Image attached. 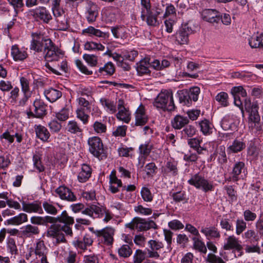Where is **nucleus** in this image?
Wrapping results in <instances>:
<instances>
[{
	"label": "nucleus",
	"mask_w": 263,
	"mask_h": 263,
	"mask_svg": "<svg viewBox=\"0 0 263 263\" xmlns=\"http://www.w3.org/2000/svg\"><path fill=\"white\" fill-rule=\"evenodd\" d=\"M34 253L39 257L45 256L48 254V249L43 240H40L36 243L34 249Z\"/></svg>",
	"instance_id": "obj_37"
},
{
	"label": "nucleus",
	"mask_w": 263,
	"mask_h": 263,
	"mask_svg": "<svg viewBox=\"0 0 263 263\" xmlns=\"http://www.w3.org/2000/svg\"><path fill=\"white\" fill-rule=\"evenodd\" d=\"M91 169L90 167L85 164L82 165L81 170L78 174V179L81 182H86L90 177Z\"/></svg>",
	"instance_id": "obj_27"
},
{
	"label": "nucleus",
	"mask_w": 263,
	"mask_h": 263,
	"mask_svg": "<svg viewBox=\"0 0 263 263\" xmlns=\"http://www.w3.org/2000/svg\"><path fill=\"white\" fill-rule=\"evenodd\" d=\"M152 148L153 145L149 142H146L140 145L139 151L140 154L146 157L149 155Z\"/></svg>",
	"instance_id": "obj_54"
},
{
	"label": "nucleus",
	"mask_w": 263,
	"mask_h": 263,
	"mask_svg": "<svg viewBox=\"0 0 263 263\" xmlns=\"http://www.w3.org/2000/svg\"><path fill=\"white\" fill-rule=\"evenodd\" d=\"M20 83L21 85L22 91L23 93H31L29 81L25 77H22L20 78Z\"/></svg>",
	"instance_id": "obj_59"
},
{
	"label": "nucleus",
	"mask_w": 263,
	"mask_h": 263,
	"mask_svg": "<svg viewBox=\"0 0 263 263\" xmlns=\"http://www.w3.org/2000/svg\"><path fill=\"white\" fill-rule=\"evenodd\" d=\"M193 240L194 241V248L196 250L204 254H205L206 253L207 249L206 246H205L204 243L202 241L196 237H193Z\"/></svg>",
	"instance_id": "obj_45"
},
{
	"label": "nucleus",
	"mask_w": 263,
	"mask_h": 263,
	"mask_svg": "<svg viewBox=\"0 0 263 263\" xmlns=\"http://www.w3.org/2000/svg\"><path fill=\"white\" fill-rule=\"evenodd\" d=\"M32 40L31 42L30 49L36 52H40L42 51L43 42L47 39H45L42 35L37 33H33L31 35Z\"/></svg>",
	"instance_id": "obj_15"
},
{
	"label": "nucleus",
	"mask_w": 263,
	"mask_h": 263,
	"mask_svg": "<svg viewBox=\"0 0 263 263\" xmlns=\"http://www.w3.org/2000/svg\"><path fill=\"white\" fill-rule=\"evenodd\" d=\"M178 171L177 163L171 161H167L165 166L162 170V172L164 174L168 175L170 174L174 176L178 174Z\"/></svg>",
	"instance_id": "obj_31"
},
{
	"label": "nucleus",
	"mask_w": 263,
	"mask_h": 263,
	"mask_svg": "<svg viewBox=\"0 0 263 263\" xmlns=\"http://www.w3.org/2000/svg\"><path fill=\"white\" fill-rule=\"evenodd\" d=\"M147 256V251H143L138 249L136 251L134 255V263H141Z\"/></svg>",
	"instance_id": "obj_49"
},
{
	"label": "nucleus",
	"mask_w": 263,
	"mask_h": 263,
	"mask_svg": "<svg viewBox=\"0 0 263 263\" xmlns=\"http://www.w3.org/2000/svg\"><path fill=\"white\" fill-rule=\"evenodd\" d=\"M157 170V167L154 162L149 163L145 166L144 171L148 176H153L156 173Z\"/></svg>",
	"instance_id": "obj_63"
},
{
	"label": "nucleus",
	"mask_w": 263,
	"mask_h": 263,
	"mask_svg": "<svg viewBox=\"0 0 263 263\" xmlns=\"http://www.w3.org/2000/svg\"><path fill=\"white\" fill-rule=\"evenodd\" d=\"M83 58L91 66H95L98 63V58L95 55L84 54Z\"/></svg>",
	"instance_id": "obj_58"
},
{
	"label": "nucleus",
	"mask_w": 263,
	"mask_h": 263,
	"mask_svg": "<svg viewBox=\"0 0 263 263\" xmlns=\"http://www.w3.org/2000/svg\"><path fill=\"white\" fill-rule=\"evenodd\" d=\"M100 102L104 107L107 108V110H108L111 114H114L116 112V105L114 101H111L105 98H101L100 100Z\"/></svg>",
	"instance_id": "obj_42"
},
{
	"label": "nucleus",
	"mask_w": 263,
	"mask_h": 263,
	"mask_svg": "<svg viewBox=\"0 0 263 263\" xmlns=\"http://www.w3.org/2000/svg\"><path fill=\"white\" fill-rule=\"evenodd\" d=\"M218 15H219V12L213 9H205L201 13L202 18L210 23H218Z\"/></svg>",
	"instance_id": "obj_16"
},
{
	"label": "nucleus",
	"mask_w": 263,
	"mask_h": 263,
	"mask_svg": "<svg viewBox=\"0 0 263 263\" xmlns=\"http://www.w3.org/2000/svg\"><path fill=\"white\" fill-rule=\"evenodd\" d=\"M224 189L226 191L227 194L232 201H236L237 198V192L232 185H226Z\"/></svg>",
	"instance_id": "obj_61"
},
{
	"label": "nucleus",
	"mask_w": 263,
	"mask_h": 263,
	"mask_svg": "<svg viewBox=\"0 0 263 263\" xmlns=\"http://www.w3.org/2000/svg\"><path fill=\"white\" fill-rule=\"evenodd\" d=\"M245 107L249 112V121H260V116L258 111V105L256 103L252 104L249 99H245Z\"/></svg>",
	"instance_id": "obj_14"
},
{
	"label": "nucleus",
	"mask_w": 263,
	"mask_h": 263,
	"mask_svg": "<svg viewBox=\"0 0 263 263\" xmlns=\"http://www.w3.org/2000/svg\"><path fill=\"white\" fill-rule=\"evenodd\" d=\"M141 18L142 21H146L149 26H156L159 24L157 18L152 11L148 12V13H145L144 16L141 15Z\"/></svg>",
	"instance_id": "obj_36"
},
{
	"label": "nucleus",
	"mask_w": 263,
	"mask_h": 263,
	"mask_svg": "<svg viewBox=\"0 0 263 263\" xmlns=\"http://www.w3.org/2000/svg\"><path fill=\"white\" fill-rule=\"evenodd\" d=\"M200 130L204 135H210L213 133L214 126L208 120L204 119L199 122Z\"/></svg>",
	"instance_id": "obj_30"
},
{
	"label": "nucleus",
	"mask_w": 263,
	"mask_h": 263,
	"mask_svg": "<svg viewBox=\"0 0 263 263\" xmlns=\"http://www.w3.org/2000/svg\"><path fill=\"white\" fill-rule=\"evenodd\" d=\"M140 194L142 198L145 202H151L153 200V195L150 190L147 187H142Z\"/></svg>",
	"instance_id": "obj_51"
},
{
	"label": "nucleus",
	"mask_w": 263,
	"mask_h": 263,
	"mask_svg": "<svg viewBox=\"0 0 263 263\" xmlns=\"http://www.w3.org/2000/svg\"><path fill=\"white\" fill-rule=\"evenodd\" d=\"M55 21L59 30L65 31L68 28L69 26L68 23V19L66 15L62 17H59L58 19L55 20Z\"/></svg>",
	"instance_id": "obj_50"
},
{
	"label": "nucleus",
	"mask_w": 263,
	"mask_h": 263,
	"mask_svg": "<svg viewBox=\"0 0 263 263\" xmlns=\"http://www.w3.org/2000/svg\"><path fill=\"white\" fill-rule=\"evenodd\" d=\"M21 234L25 237H30L40 233L39 228L37 226L27 224L21 228Z\"/></svg>",
	"instance_id": "obj_26"
},
{
	"label": "nucleus",
	"mask_w": 263,
	"mask_h": 263,
	"mask_svg": "<svg viewBox=\"0 0 263 263\" xmlns=\"http://www.w3.org/2000/svg\"><path fill=\"white\" fill-rule=\"evenodd\" d=\"M118 254L120 256L126 258L131 255L132 250L128 245H123L118 249Z\"/></svg>",
	"instance_id": "obj_52"
},
{
	"label": "nucleus",
	"mask_w": 263,
	"mask_h": 263,
	"mask_svg": "<svg viewBox=\"0 0 263 263\" xmlns=\"http://www.w3.org/2000/svg\"><path fill=\"white\" fill-rule=\"evenodd\" d=\"M246 147V144L242 141L238 140H235L232 144L230 145L228 149L232 153H238L241 151Z\"/></svg>",
	"instance_id": "obj_40"
},
{
	"label": "nucleus",
	"mask_w": 263,
	"mask_h": 263,
	"mask_svg": "<svg viewBox=\"0 0 263 263\" xmlns=\"http://www.w3.org/2000/svg\"><path fill=\"white\" fill-rule=\"evenodd\" d=\"M149 249H147V256L150 258H158L161 249L164 248L163 243L158 240L151 239L148 241Z\"/></svg>",
	"instance_id": "obj_10"
},
{
	"label": "nucleus",
	"mask_w": 263,
	"mask_h": 263,
	"mask_svg": "<svg viewBox=\"0 0 263 263\" xmlns=\"http://www.w3.org/2000/svg\"><path fill=\"white\" fill-rule=\"evenodd\" d=\"M245 166V164L242 162H237L234 164L231 173L233 175V182H236L239 180V176L244 169Z\"/></svg>",
	"instance_id": "obj_35"
},
{
	"label": "nucleus",
	"mask_w": 263,
	"mask_h": 263,
	"mask_svg": "<svg viewBox=\"0 0 263 263\" xmlns=\"http://www.w3.org/2000/svg\"><path fill=\"white\" fill-rule=\"evenodd\" d=\"M69 116V108L65 106L59 112L55 114V117L60 121H65L67 120Z\"/></svg>",
	"instance_id": "obj_44"
},
{
	"label": "nucleus",
	"mask_w": 263,
	"mask_h": 263,
	"mask_svg": "<svg viewBox=\"0 0 263 263\" xmlns=\"http://www.w3.org/2000/svg\"><path fill=\"white\" fill-rule=\"evenodd\" d=\"M187 90H182L178 92L179 100L180 103L184 105L190 106L191 104L190 97Z\"/></svg>",
	"instance_id": "obj_41"
},
{
	"label": "nucleus",
	"mask_w": 263,
	"mask_h": 263,
	"mask_svg": "<svg viewBox=\"0 0 263 263\" xmlns=\"http://www.w3.org/2000/svg\"><path fill=\"white\" fill-rule=\"evenodd\" d=\"M99 71L100 73L105 72L106 74L111 76L115 71V67L112 62H108L106 63L103 67H100L99 69Z\"/></svg>",
	"instance_id": "obj_47"
},
{
	"label": "nucleus",
	"mask_w": 263,
	"mask_h": 263,
	"mask_svg": "<svg viewBox=\"0 0 263 263\" xmlns=\"http://www.w3.org/2000/svg\"><path fill=\"white\" fill-rule=\"evenodd\" d=\"M189 122V118L180 115L176 116L172 120V125L175 129H180Z\"/></svg>",
	"instance_id": "obj_22"
},
{
	"label": "nucleus",
	"mask_w": 263,
	"mask_h": 263,
	"mask_svg": "<svg viewBox=\"0 0 263 263\" xmlns=\"http://www.w3.org/2000/svg\"><path fill=\"white\" fill-rule=\"evenodd\" d=\"M123 109L119 110L116 117L119 120L128 123L130 120V114L126 108H123Z\"/></svg>",
	"instance_id": "obj_43"
},
{
	"label": "nucleus",
	"mask_w": 263,
	"mask_h": 263,
	"mask_svg": "<svg viewBox=\"0 0 263 263\" xmlns=\"http://www.w3.org/2000/svg\"><path fill=\"white\" fill-rule=\"evenodd\" d=\"M22 210L27 213H43L41 203H39L36 201L31 203H26L23 201L22 202Z\"/></svg>",
	"instance_id": "obj_18"
},
{
	"label": "nucleus",
	"mask_w": 263,
	"mask_h": 263,
	"mask_svg": "<svg viewBox=\"0 0 263 263\" xmlns=\"http://www.w3.org/2000/svg\"><path fill=\"white\" fill-rule=\"evenodd\" d=\"M7 249L8 252L12 255H15L18 254V250L14 239L9 238L7 243Z\"/></svg>",
	"instance_id": "obj_48"
},
{
	"label": "nucleus",
	"mask_w": 263,
	"mask_h": 263,
	"mask_svg": "<svg viewBox=\"0 0 263 263\" xmlns=\"http://www.w3.org/2000/svg\"><path fill=\"white\" fill-rule=\"evenodd\" d=\"M149 58H145L141 60L137 67V71L139 75L150 74Z\"/></svg>",
	"instance_id": "obj_25"
},
{
	"label": "nucleus",
	"mask_w": 263,
	"mask_h": 263,
	"mask_svg": "<svg viewBox=\"0 0 263 263\" xmlns=\"http://www.w3.org/2000/svg\"><path fill=\"white\" fill-rule=\"evenodd\" d=\"M44 94L47 100L50 102H54L62 97V92L57 89L50 88L45 90Z\"/></svg>",
	"instance_id": "obj_24"
},
{
	"label": "nucleus",
	"mask_w": 263,
	"mask_h": 263,
	"mask_svg": "<svg viewBox=\"0 0 263 263\" xmlns=\"http://www.w3.org/2000/svg\"><path fill=\"white\" fill-rule=\"evenodd\" d=\"M187 182L190 185L195 186L197 189L202 190L204 193L213 191L214 189L213 182L206 179L199 173L193 175L187 181Z\"/></svg>",
	"instance_id": "obj_3"
},
{
	"label": "nucleus",
	"mask_w": 263,
	"mask_h": 263,
	"mask_svg": "<svg viewBox=\"0 0 263 263\" xmlns=\"http://www.w3.org/2000/svg\"><path fill=\"white\" fill-rule=\"evenodd\" d=\"M34 129L36 137L43 142H47L50 136L48 129L41 125H35Z\"/></svg>",
	"instance_id": "obj_21"
},
{
	"label": "nucleus",
	"mask_w": 263,
	"mask_h": 263,
	"mask_svg": "<svg viewBox=\"0 0 263 263\" xmlns=\"http://www.w3.org/2000/svg\"><path fill=\"white\" fill-rule=\"evenodd\" d=\"M136 230L138 231H146L151 229H157L156 223L152 220H146L140 217H135Z\"/></svg>",
	"instance_id": "obj_11"
},
{
	"label": "nucleus",
	"mask_w": 263,
	"mask_h": 263,
	"mask_svg": "<svg viewBox=\"0 0 263 263\" xmlns=\"http://www.w3.org/2000/svg\"><path fill=\"white\" fill-rule=\"evenodd\" d=\"M77 117L80 119L84 124H86L88 122L89 116L85 113V110L83 108H78L76 110Z\"/></svg>",
	"instance_id": "obj_56"
},
{
	"label": "nucleus",
	"mask_w": 263,
	"mask_h": 263,
	"mask_svg": "<svg viewBox=\"0 0 263 263\" xmlns=\"http://www.w3.org/2000/svg\"><path fill=\"white\" fill-rule=\"evenodd\" d=\"M251 190L253 192L256 197L260 195V193L263 190V184L260 181H256L251 185Z\"/></svg>",
	"instance_id": "obj_64"
},
{
	"label": "nucleus",
	"mask_w": 263,
	"mask_h": 263,
	"mask_svg": "<svg viewBox=\"0 0 263 263\" xmlns=\"http://www.w3.org/2000/svg\"><path fill=\"white\" fill-rule=\"evenodd\" d=\"M58 221L66 224H73L74 218L69 216L66 211L62 212L60 216L58 217Z\"/></svg>",
	"instance_id": "obj_46"
},
{
	"label": "nucleus",
	"mask_w": 263,
	"mask_h": 263,
	"mask_svg": "<svg viewBox=\"0 0 263 263\" xmlns=\"http://www.w3.org/2000/svg\"><path fill=\"white\" fill-rule=\"evenodd\" d=\"M30 12L33 17L39 18L46 23H48L52 19L50 12L44 7H39L30 10Z\"/></svg>",
	"instance_id": "obj_13"
},
{
	"label": "nucleus",
	"mask_w": 263,
	"mask_h": 263,
	"mask_svg": "<svg viewBox=\"0 0 263 263\" xmlns=\"http://www.w3.org/2000/svg\"><path fill=\"white\" fill-rule=\"evenodd\" d=\"M67 131L72 134H80L83 129L79 124L75 120L69 121L66 127Z\"/></svg>",
	"instance_id": "obj_29"
},
{
	"label": "nucleus",
	"mask_w": 263,
	"mask_h": 263,
	"mask_svg": "<svg viewBox=\"0 0 263 263\" xmlns=\"http://www.w3.org/2000/svg\"><path fill=\"white\" fill-rule=\"evenodd\" d=\"M111 31L114 36L116 39L121 38L122 39H124L127 36L126 30L123 27L118 26L112 27Z\"/></svg>",
	"instance_id": "obj_39"
},
{
	"label": "nucleus",
	"mask_w": 263,
	"mask_h": 263,
	"mask_svg": "<svg viewBox=\"0 0 263 263\" xmlns=\"http://www.w3.org/2000/svg\"><path fill=\"white\" fill-rule=\"evenodd\" d=\"M136 125L142 126L145 124L147 121L148 118L145 112V109L143 105H140L137 108L136 112Z\"/></svg>",
	"instance_id": "obj_20"
},
{
	"label": "nucleus",
	"mask_w": 263,
	"mask_h": 263,
	"mask_svg": "<svg viewBox=\"0 0 263 263\" xmlns=\"http://www.w3.org/2000/svg\"><path fill=\"white\" fill-rule=\"evenodd\" d=\"M242 248L239 240L234 235L229 236L227 238L226 242L223 245L224 250H233V252L237 251L238 253L237 257L241 256L242 255ZM235 257H237L236 255H235Z\"/></svg>",
	"instance_id": "obj_9"
},
{
	"label": "nucleus",
	"mask_w": 263,
	"mask_h": 263,
	"mask_svg": "<svg viewBox=\"0 0 263 263\" xmlns=\"http://www.w3.org/2000/svg\"><path fill=\"white\" fill-rule=\"evenodd\" d=\"M93 240L88 234H86L82 240H77L73 242V245L79 249L85 250L86 249L87 246H90L92 245Z\"/></svg>",
	"instance_id": "obj_28"
},
{
	"label": "nucleus",
	"mask_w": 263,
	"mask_h": 263,
	"mask_svg": "<svg viewBox=\"0 0 263 263\" xmlns=\"http://www.w3.org/2000/svg\"><path fill=\"white\" fill-rule=\"evenodd\" d=\"M193 31L188 24H183L175 34L176 41L180 45L186 44L189 42V36Z\"/></svg>",
	"instance_id": "obj_8"
},
{
	"label": "nucleus",
	"mask_w": 263,
	"mask_h": 263,
	"mask_svg": "<svg viewBox=\"0 0 263 263\" xmlns=\"http://www.w3.org/2000/svg\"><path fill=\"white\" fill-rule=\"evenodd\" d=\"M90 153L99 160L106 159L107 156L106 151L103 147L101 139L96 136L89 138L88 140Z\"/></svg>",
	"instance_id": "obj_2"
},
{
	"label": "nucleus",
	"mask_w": 263,
	"mask_h": 263,
	"mask_svg": "<svg viewBox=\"0 0 263 263\" xmlns=\"http://www.w3.org/2000/svg\"><path fill=\"white\" fill-rule=\"evenodd\" d=\"M77 100L80 106L79 108H83L84 110L90 111L91 104L88 100L83 97H80Z\"/></svg>",
	"instance_id": "obj_57"
},
{
	"label": "nucleus",
	"mask_w": 263,
	"mask_h": 263,
	"mask_svg": "<svg viewBox=\"0 0 263 263\" xmlns=\"http://www.w3.org/2000/svg\"><path fill=\"white\" fill-rule=\"evenodd\" d=\"M46 235L48 237L55 238L56 242L60 243L66 242L64 234L62 233V227L61 224H52L47 229Z\"/></svg>",
	"instance_id": "obj_7"
},
{
	"label": "nucleus",
	"mask_w": 263,
	"mask_h": 263,
	"mask_svg": "<svg viewBox=\"0 0 263 263\" xmlns=\"http://www.w3.org/2000/svg\"><path fill=\"white\" fill-rule=\"evenodd\" d=\"M44 58L46 62L58 61L63 56V52L55 46L50 39L45 40Z\"/></svg>",
	"instance_id": "obj_4"
},
{
	"label": "nucleus",
	"mask_w": 263,
	"mask_h": 263,
	"mask_svg": "<svg viewBox=\"0 0 263 263\" xmlns=\"http://www.w3.org/2000/svg\"><path fill=\"white\" fill-rule=\"evenodd\" d=\"M248 123L249 127L252 132L257 134L258 132L262 131V125L260 121H257L256 122V121H249Z\"/></svg>",
	"instance_id": "obj_60"
},
{
	"label": "nucleus",
	"mask_w": 263,
	"mask_h": 263,
	"mask_svg": "<svg viewBox=\"0 0 263 263\" xmlns=\"http://www.w3.org/2000/svg\"><path fill=\"white\" fill-rule=\"evenodd\" d=\"M202 140L198 138L189 139L187 143L190 146L197 151L198 154H202V151L205 150V148L200 146Z\"/></svg>",
	"instance_id": "obj_32"
},
{
	"label": "nucleus",
	"mask_w": 263,
	"mask_h": 263,
	"mask_svg": "<svg viewBox=\"0 0 263 263\" xmlns=\"http://www.w3.org/2000/svg\"><path fill=\"white\" fill-rule=\"evenodd\" d=\"M200 92V89L198 87H194L190 89L189 91H188V93L191 103L192 100L194 102L197 101Z\"/></svg>",
	"instance_id": "obj_62"
},
{
	"label": "nucleus",
	"mask_w": 263,
	"mask_h": 263,
	"mask_svg": "<svg viewBox=\"0 0 263 263\" xmlns=\"http://www.w3.org/2000/svg\"><path fill=\"white\" fill-rule=\"evenodd\" d=\"M99 240L107 246L111 245L114 241V229L111 228L106 227L101 230L92 231Z\"/></svg>",
	"instance_id": "obj_6"
},
{
	"label": "nucleus",
	"mask_w": 263,
	"mask_h": 263,
	"mask_svg": "<svg viewBox=\"0 0 263 263\" xmlns=\"http://www.w3.org/2000/svg\"><path fill=\"white\" fill-rule=\"evenodd\" d=\"M154 105L157 108L168 111H174L176 106L174 104L172 91L164 90L161 91L155 99Z\"/></svg>",
	"instance_id": "obj_1"
},
{
	"label": "nucleus",
	"mask_w": 263,
	"mask_h": 263,
	"mask_svg": "<svg viewBox=\"0 0 263 263\" xmlns=\"http://www.w3.org/2000/svg\"><path fill=\"white\" fill-rule=\"evenodd\" d=\"M34 109L27 112L28 118H43L47 114V105L42 100L36 99L33 103Z\"/></svg>",
	"instance_id": "obj_5"
},
{
	"label": "nucleus",
	"mask_w": 263,
	"mask_h": 263,
	"mask_svg": "<svg viewBox=\"0 0 263 263\" xmlns=\"http://www.w3.org/2000/svg\"><path fill=\"white\" fill-rule=\"evenodd\" d=\"M163 234L164 236V239L167 243V246L163 253L171 252L172 250V244L173 233L170 230L164 229Z\"/></svg>",
	"instance_id": "obj_38"
},
{
	"label": "nucleus",
	"mask_w": 263,
	"mask_h": 263,
	"mask_svg": "<svg viewBox=\"0 0 263 263\" xmlns=\"http://www.w3.org/2000/svg\"><path fill=\"white\" fill-rule=\"evenodd\" d=\"M11 55L15 61H23L28 57L27 52L20 50L17 45H14L11 47Z\"/></svg>",
	"instance_id": "obj_23"
},
{
	"label": "nucleus",
	"mask_w": 263,
	"mask_h": 263,
	"mask_svg": "<svg viewBox=\"0 0 263 263\" xmlns=\"http://www.w3.org/2000/svg\"><path fill=\"white\" fill-rule=\"evenodd\" d=\"M100 212H101V208L95 204L88 205L82 211V214L88 215L93 218L97 217V215Z\"/></svg>",
	"instance_id": "obj_34"
},
{
	"label": "nucleus",
	"mask_w": 263,
	"mask_h": 263,
	"mask_svg": "<svg viewBox=\"0 0 263 263\" xmlns=\"http://www.w3.org/2000/svg\"><path fill=\"white\" fill-rule=\"evenodd\" d=\"M55 192L62 200L69 202L75 201L77 200V197L71 190L65 185L58 187L55 190Z\"/></svg>",
	"instance_id": "obj_12"
},
{
	"label": "nucleus",
	"mask_w": 263,
	"mask_h": 263,
	"mask_svg": "<svg viewBox=\"0 0 263 263\" xmlns=\"http://www.w3.org/2000/svg\"><path fill=\"white\" fill-rule=\"evenodd\" d=\"M228 95L225 92H220L215 97V100L224 107L228 105Z\"/></svg>",
	"instance_id": "obj_53"
},
{
	"label": "nucleus",
	"mask_w": 263,
	"mask_h": 263,
	"mask_svg": "<svg viewBox=\"0 0 263 263\" xmlns=\"http://www.w3.org/2000/svg\"><path fill=\"white\" fill-rule=\"evenodd\" d=\"M201 232L206 237L207 239H219L220 233L218 229L215 226L209 227H202L201 229Z\"/></svg>",
	"instance_id": "obj_19"
},
{
	"label": "nucleus",
	"mask_w": 263,
	"mask_h": 263,
	"mask_svg": "<svg viewBox=\"0 0 263 263\" xmlns=\"http://www.w3.org/2000/svg\"><path fill=\"white\" fill-rule=\"evenodd\" d=\"M98 9L99 8L96 4L91 2H89L88 3L85 14L87 21L89 23H91L96 21L99 14Z\"/></svg>",
	"instance_id": "obj_17"
},
{
	"label": "nucleus",
	"mask_w": 263,
	"mask_h": 263,
	"mask_svg": "<svg viewBox=\"0 0 263 263\" xmlns=\"http://www.w3.org/2000/svg\"><path fill=\"white\" fill-rule=\"evenodd\" d=\"M220 226L222 229L227 231H232L234 230L233 223L228 218H222L220 220Z\"/></svg>",
	"instance_id": "obj_55"
},
{
	"label": "nucleus",
	"mask_w": 263,
	"mask_h": 263,
	"mask_svg": "<svg viewBox=\"0 0 263 263\" xmlns=\"http://www.w3.org/2000/svg\"><path fill=\"white\" fill-rule=\"evenodd\" d=\"M28 221V216L25 213H20L18 215L7 220L8 224L19 225Z\"/></svg>",
	"instance_id": "obj_33"
}]
</instances>
